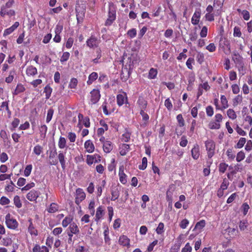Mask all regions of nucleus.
Returning a JSON list of instances; mask_svg holds the SVG:
<instances>
[{"label": "nucleus", "instance_id": "63", "mask_svg": "<svg viewBox=\"0 0 252 252\" xmlns=\"http://www.w3.org/2000/svg\"><path fill=\"white\" fill-rule=\"evenodd\" d=\"M53 242L54 238L52 236H49L46 239L45 244L49 248H51Z\"/></svg>", "mask_w": 252, "mask_h": 252}, {"label": "nucleus", "instance_id": "26", "mask_svg": "<svg viewBox=\"0 0 252 252\" xmlns=\"http://www.w3.org/2000/svg\"><path fill=\"white\" fill-rule=\"evenodd\" d=\"M26 72L28 76H33L37 74V70L35 67L30 65L27 68Z\"/></svg>", "mask_w": 252, "mask_h": 252}, {"label": "nucleus", "instance_id": "9", "mask_svg": "<svg viewBox=\"0 0 252 252\" xmlns=\"http://www.w3.org/2000/svg\"><path fill=\"white\" fill-rule=\"evenodd\" d=\"M0 137L2 139L3 145L6 148L11 147V143L9 136L5 130L1 129L0 131Z\"/></svg>", "mask_w": 252, "mask_h": 252}, {"label": "nucleus", "instance_id": "59", "mask_svg": "<svg viewBox=\"0 0 252 252\" xmlns=\"http://www.w3.org/2000/svg\"><path fill=\"white\" fill-rule=\"evenodd\" d=\"M137 34V31L135 28H132L128 30L127 32V35L130 38L135 37Z\"/></svg>", "mask_w": 252, "mask_h": 252}, {"label": "nucleus", "instance_id": "39", "mask_svg": "<svg viewBox=\"0 0 252 252\" xmlns=\"http://www.w3.org/2000/svg\"><path fill=\"white\" fill-rule=\"evenodd\" d=\"M158 74L157 69L154 68H151L148 73V78L151 79H155L156 78Z\"/></svg>", "mask_w": 252, "mask_h": 252}, {"label": "nucleus", "instance_id": "41", "mask_svg": "<svg viewBox=\"0 0 252 252\" xmlns=\"http://www.w3.org/2000/svg\"><path fill=\"white\" fill-rule=\"evenodd\" d=\"M106 185L105 180H102L101 182V186H98L97 187V192H96V196L97 197H100L101 195L102 192V188H104Z\"/></svg>", "mask_w": 252, "mask_h": 252}, {"label": "nucleus", "instance_id": "33", "mask_svg": "<svg viewBox=\"0 0 252 252\" xmlns=\"http://www.w3.org/2000/svg\"><path fill=\"white\" fill-rule=\"evenodd\" d=\"M220 102L222 105L221 107L220 108L221 110H223L228 107L229 105L228 103V100L226 98V97L224 95H221Z\"/></svg>", "mask_w": 252, "mask_h": 252}, {"label": "nucleus", "instance_id": "61", "mask_svg": "<svg viewBox=\"0 0 252 252\" xmlns=\"http://www.w3.org/2000/svg\"><path fill=\"white\" fill-rule=\"evenodd\" d=\"M54 114V110L52 108L49 109L47 111L46 122L49 123L51 120Z\"/></svg>", "mask_w": 252, "mask_h": 252}, {"label": "nucleus", "instance_id": "13", "mask_svg": "<svg viewBox=\"0 0 252 252\" xmlns=\"http://www.w3.org/2000/svg\"><path fill=\"white\" fill-rule=\"evenodd\" d=\"M76 12L78 23H82L85 17V9L82 8H76Z\"/></svg>", "mask_w": 252, "mask_h": 252}, {"label": "nucleus", "instance_id": "32", "mask_svg": "<svg viewBox=\"0 0 252 252\" xmlns=\"http://www.w3.org/2000/svg\"><path fill=\"white\" fill-rule=\"evenodd\" d=\"M25 88L23 85L21 83H19L17 85L14 92L13 93V95H16L18 94L24 92L25 91Z\"/></svg>", "mask_w": 252, "mask_h": 252}, {"label": "nucleus", "instance_id": "30", "mask_svg": "<svg viewBox=\"0 0 252 252\" xmlns=\"http://www.w3.org/2000/svg\"><path fill=\"white\" fill-rule=\"evenodd\" d=\"M48 127L45 125H41L39 127L40 137L41 139H44L46 136Z\"/></svg>", "mask_w": 252, "mask_h": 252}, {"label": "nucleus", "instance_id": "53", "mask_svg": "<svg viewBox=\"0 0 252 252\" xmlns=\"http://www.w3.org/2000/svg\"><path fill=\"white\" fill-rule=\"evenodd\" d=\"M78 84V80L75 78H72L70 81L68 87L70 89H75Z\"/></svg>", "mask_w": 252, "mask_h": 252}, {"label": "nucleus", "instance_id": "34", "mask_svg": "<svg viewBox=\"0 0 252 252\" xmlns=\"http://www.w3.org/2000/svg\"><path fill=\"white\" fill-rule=\"evenodd\" d=\"M131 132H129L127 129H125V132L122 134V140L125 142H128L130 139Z\"/></svg>", "mask_w": 252, "mask_h": 252}, {"label": "nucleus", "instance_id": "21", "mask_svg": "<svg viewBox=\"0 0 252 252\" xmlns=\"http://www.w3.org/2000/svg\"><path fill=\"white\" fill-rule=\"evenodd\" d=\"M84 148L87 152L92 153L94 151V146L91 140H88L84 143Z\"/></svg>", "mask_w": 252, "mask_h": 252}, {"label": "nucleus", "instance_id": "20", "mask_svg": "<svg viewBox=\"0 0 252 252\" xmlns=\"http://www.w3.org/2000/svg\"><path fill=\"white\" fill-rule=\"evenodd\" d=\"M32 252H49V248L46 246L36 244L32 248Z\"/></svg>", "mask_w": 252, "mask_h": 252}, {"label": "nucleus", "instance_id": "14", "mask_svg": "<svg viewBox=\"0 0 252 252\" xmlns=\"http://www.w3.org/2000/svg\"><path fill=\"white\" fill-rule=\"evenodd\" d=\"M29 225L28 227V231L32 236L36 237L38 235V231L33 224L32 219L28 220Z\"/></svg>", "mask_w": 252, "mask_h": 252}, {"label": "nucleus", "instance_id": "6", "mask_svg": "<svg viewBox=\"0 0 252 252\" xmlns=\"http://www.w3.org/2000/svg\"><path fill=\"white\" fill-rule=\"evenodd\" d=\"M78 124L77 126L81 129L82 127V125L86 127H89L91 125L90 118L88 117H84L83 115L79 113L78 115Z\"/></svg>", "mask_w": 252, "mask_h": 252}, {"label": "nucleus", "instance_id": "43", "mask_svg": "<svg viewBox=\"0 0 252 252\" xmlns=\"http://www.w3.org/2000/svg\"><path fill=\"white\" fill-rule=\"evenodd\" d=\"M242 57L236 52H234L232 54V60L235 63H241L242 61Z\"/></svg>", "mask_w": 252, "mask_h": 252}, {"label": "nucleus", "instance_id": "49", "mask_svg": "<svg viewBox=\"0 0 252 252\" xmlns=\"http://www.w3.org/2000/svg\"><path fill=\"white\" fill-rule=\"evenodd\" d=\"M246 142V138L244 137H241L240 138L236 145L235 146V148L237 149H241L244 146Z\"/></svg>", "mask_w": 252, "mask_h": 252}, {"label": "nucleus", "instance_id": "28", "mask_svg": "<svg viewBox=\"0 0 252 252\" xmlns=\"http://www.w3.org/2000/svg\"><path fill=\"white\" fill-rule=\"evenodd\" d=\"M111 200L115 201L120 196V190L118 187L113 188L111 190Z\"/></svg>", "mask_w": 252, "mask_h": 252}, {"label": "nucleus", "instance_id": "37", "mask_svg": "<svg viewBox=\"0 0 252 252\" xmlns=\"http://www.w3.org/2000/svg\"><path fill=\"white\" fill-rule=\"evenodd\" d=\"M43 151V148L40 145H35L33 150V153L36 156H39Z\"/></svg>", "mask_w": 252, "mask_h": 252}, {"label": "nucleus", "instance_id": "23", "mask_svg": "<svg viewBox=\"0 0 252 252\" xmlns=\"http://www.w3.org/2000/svg\"><path fill=\"white\" fill-rule=\"evenodd\" d=\"M19 23L18 22H15L14 24L12 26H11L9 28L5 29L4 31L3 35L4 36H6L11 34L19 27Z\"/></svg>", "mask_w": 252, "mask_h": 252}, {"label": "nucleus", "instance_id": "2", "mask_svg": "<svg viewBox=\"0 0 252 252\" xmlns=\"http://www.w3.org/2000/svg\"><path fill=\"white\" fill-rule=\"evenodd\" d=\"M205 144L207 152V156L208 158H211L215 155V143L213 140L209 139L205 141Z\"/></svg>", "mask_w": 252, "mask_h": 252}, {"label": "nucleus", "instance_id": "7", "mask_svg": "<svg viewBox=\"0 0 252 252\" xmlns=\"http://www.w3.org/2000/svg\"><path fill=\"white\" fill-rule=\"evenodd\" d=\"M100 97V91L97 89H93L90 92V104L92 105L96 104L99 101Z\"/></svg>", "mask_w": 252, "mask_h": 252}, {"label": "nucleus", "instance_id": "25", "mask_svg": "<svg viewBox=\"0 0 252 252\" xmlns=\"http://www.w3.org/2000/svg\"><path fill=\"white\" fill-rule=\"evenodd\" d=\"M67 230H68L72 233H74V235H78L80 232L79 228L75 222L71 223Z\"/></svg>", "mask_w": 252, "mask_h": 252}, {"label": "nucleus", "instance_id": "16", "mask_svg": "<svg viewBox=\"0 0 252 252\" xmlns=\"http://www.w3.org/2000/svg\"><path fill=\"white\" fill-rule=\"evenodd\" d=\"M191 154L192 158L194 159H198L200 156V148L198 144L196 143L193 145V148L191 150Z\"/></svg>", "mask_w": 252, "mask_h": 252}, {"label": "nucleus", "instance_id": "50", "mask_svg": "<svg viewBox=\"0 0 252 252\" xmlns=\"http://www.w3.org/2000/svg\"><path fill=\"white\" fill-rule=\"evenodd\" d=\"M176 119L179 126L180 127H183L185 125V123L182 115L181 114H178L176 117Z\"/></svg>", "mask_w": 252, "mask_h": 252}, {"label": "nucleus", "instance_id": "58", "mask_svg": "<svg viewBox=\"0 0 252 252\" xmlns=\"http://www.w3.org/2000/svg\"><path fill=\"white\" fill-rule=\"evenodd\" d=\"M228 164L225 162H221L219 164V170L220 172L224 173L228 167Z\"/></svg>", "mask_w": 252, "mask_h": 252}, {"label": "nucleus", "instance_id": "15", "mask_svg": "<svg viewBox=\"0 0 252 252\" xmlns=\"http://www.w3.org/2000/svg\"><path fill=\"white\" fill-rule=\"evenodd\" d=\"M124 166L121 165L119 167V176L120 182L125 185L127 183V176L124 172Z\"/></svg>", "mask_w": 252, "mask_h": 252}, {"label": "nucleus", "instance_id": "48", "mask_svg": "<svg viewBox=\"0 0 252 252\" xmlns=\"http://www.w3.org/2000/svg\"><path fill=\"white\" fill-rule=\"evenodd\" d=\"M66 141L64 137L61 136L58 142V146L60 149H63L66 147Z\"/></svg>", "mask_w": 252, "mask_h": 252}, {"label": "nucleus", "instance_id": "62", "mask_svg": "<svg viewBox=\"0 0 252 252\" xmlns=\"http://www.w3.org/2000/svg\"><path fill=\"white\" fill-rule=\"evenodd\" d=\"M164 105L169 111H170L173 107V105L169 98H167L164 101Z\"/></svg>", "mask_w": 252, "mask_h": 252}, {"label": "nucleus", "instance_id": "27", "mask_svg": "<svg viewBox=\"0 0 252 252\" xmlns=\"http://www.w3.org/2000/svg\"><path fill=\"white\" fill-rule=\"evenodd\" d=\"M130 146L128 144H123L120 148V154L121 156H125L129 151Z\"/></svg>", "mask_w": 252, "mask_h": 252}, {"label": "nucleus", "instance_id": "47", "mask_svg": "<svg viewBox=\"0 0 252 252\" xmlns=\"http://www.w3.org/2000/svg\"><path fill=\"white\" fill-rule=\"evenodd\" d=\"M227 115L229 119L235 120L237 118V115L235 111L232 109H229L227 111Z\"/></svg>", "mask_w": 252, "mask_h": 252}, {"label": "nucleus", "instance_id": "10", "mask_svg": "<svg viewBox=\"0 0 252 252\" xmlns=\"http://www.w3.org/2000/svg\"><path fill=\"white\" fill-rule=\"evenodd\" d=\"M117 103L119 106H122L125 103L127 104L128 99L126 92L122 91V93L118 94L116 96Z\"/></svg>", "mask_w": 252, "mask_h": 252}, {"label": "nucleus", "instance_id": "51", "mask_svg": "<svg viewBox=\"0 0 252 252\" xmlns=\"http://www.w3.org/2000/svg\"><path fill=\"white\" fill-rule=\"evenodd\" d=\"M13 201L14 205L17 208H20L22 207V204L21 201L20 197L18 195H16L14 196Z\"/></svg>", "mask_w": 252, "mask_h": 252}, {"label": "nucleus", "instance_id": "5", "mask_svg": "<svg viewBox=\"0 0 252 252\" xmlns=\"http://www.w3.org/2000/svg\"><path fill=\"white\" fill-rule=\"evenodd\" d=\"M86 193L81 188H77L75 193V203L79 206L81 202L86 198Z\"/></svg>", "mask_w": 252, "mask_h": 252}, {"label": "nucleus", "instance_id": "45", "mask_svg": "<svg viewBox=\"0 0 252 252\" xmlns=\"http://www.w3.org/2000/svg\"><path fill=\"white\" fill-rule=\"evenodd\" d=\"M243 100V97L242 95L238 94L237 96H236L233 99V106L235 107L238 105V104L241 102Z\"/></svg>", "mask_w": 252, "mask_h": 252}, {"label": "nucleus", "instance_id": "8", "mask_svg": "<svg viewBox=\"0 0 252 252\" xmlns=\"http://www.w3.org/2000/svg\"><path fill=\"white\" fill-rule=\"evenodd\" d=\"M116 19V11L114 9H112L109 8L108 14V18L105 22V26L108 27L113 23V22L115 21Z\"/></svg>", "mask_w": 252, "mask_h": 252}, {"label": "nucleus", "instance_id": "11", "mask_svg": "<svg viewBox=\"0 0 252 252\" xmlns=\"http://www.w3.org/2000/svg\"><path fill=\"white\" fill-rule=\"evenodd\" d=\"M40 194L38 190L32 189L27 194L26 197L30 201L36 202V199Z\"/></svg>", "mask_w": 252, "mask_h": 252}, {"label": "nucleus", "instance_id": "55", "mask_svg": "<svg viewBox=\"0 0 252 252\" xmlns=\"http://www.w3.org/2000/svg\"><path fill=\"white\" fill-rule=\"evenodd\" d=\"M196 61L198 63L201 64L204 61V55L202 53H197L196 57Z\"/></svg>", "mask_w": 252, "mask_h": 252}, {"label": "nucleus", "instance_id": "35", "mask_svg": "<svg viewBox=\"0 0 252 252\" xmlns=\"http://www.w3.org/2000/svg\"><path fill=\"white\" fill-rule=\"evenodd\" d=\"M57 153L56 150L54 151V152L52 154L51 153L49 155V159H50V164L53 165H56L58 163V161L57 159H54L56 155H57Z\"/></svg>", "mask_w": 252, "mask_h": 252}, {"label": "nucleus", "instance_id": "22", "mask_svg": "<svg viewBox=\"0 0 252 252\" xmlns=\"http://www.w3.org/2000/svg\"><path fill=\"white\" fill-rule=\"evenodd\" d=\"M105 212L102 206H99L97 209L95 216V221H98L103 216Z\"/></svg>", "mask_w": 252, "mask_h": 252}, {"label": "nucleus", "instance_id": "57", "mask_svg": "<svg viewBox=\"0 0 252 252\" xmlns=\"http://www.w3.org/2000/svg\"><path fill=\"white\" fill-rule=\"evenodd\" d=\"M192 63H194V58L192 57L189 58L186 62V65L189 69L192 70L193 69Z\"/></svg>", "mask_w": 252, "mask_h": 252}, {"label": "nucleus", "instance_id": "52", "mask_svg": "<svg viewBox=\"0 0 252 252\" xmlns=\"http://www.w3.org/2000/svg\"><path fill=\"white\" fill-rule=\"evenodd\" d=\"M248 222L246 220H241L239 223V227L241 231H244L247 228Z\"/></svg>", "mask_w": 252, "mask_h": 252}, {"label": "nucleus", "instance_id": "17", "mask_svg": "<svg viewBox=\"0 0 252 252\" xmlns=\"http://www.w3.org/2000/svg\"><path fill=\"white\" fill-rule=\"evenodd\" d=\"M119 244L127 248L130 247V239L126 235H121L119 239Z\"/></svg>", "mask_w": 252, "mask_h": 252}, {"label": "nucleus", "instance_id": "38", "mask_svg": "<svg viewBox=\"0 0 252 252\" xmlns=\"http://www.w3.org/2000/svg\"><path fill=\"white\" fill-rule=\"evenodd\" d=\"M73 219L71 216H67L62 221V225L63 227H66L68 226V224H70L71 221H72Z\"/></svg>", "mask_w": 252, "mask_h": 252}, {"label": "nucleus", "instance_id": "3", "mask_svg": "<svg viewBox=\"0 0 252 252\" xmlns=\"http://www.w3.org/2000/svg\"><path fill=\"white\" fill-rule=\"evenodd\" d=\"M100 42L101 40L99 38L92 34L87 40L86 45L89 48L94 49L99 46Z\"/></svg>", "mask_w": 252, "mask_h": 252}, {"label": "nucleus", "instance_id": "64", "mask_svg": "<svg viewBox=\"0 0 252 252\" xmlns=\"http://www.w3.org/2000/svg\"><path fill=\"white\" fill-rule=\"evenodd\" d=\"M70 57V53L68 52H63L62 57H61L60 61L61 63H63L67 61Z\"/></svg>", "mask_w": 252, "mask_h": 252}, {"label": "nucleus", "instance_id": "40", "mask_svg": "<svg viewBox=\"0 0 252 252\" xmlns=\"http://www.w3.org/2000/svg\"><path fill=\"white\" fill-rule=\"evenodd\" d=\"M52 89L49 85H46L44 89V93L45 94L46 99H49L51 96Z\"/></svg>", "mask_w": 252, "mask_h": 252}, {"label": "nucleus", "instance_id": "4", "mask_svg": "<svg viewBox=\"0 0 252 252\" xmlns=\"http://www.w3.org/2000/svg\"><path fill=\"white\" fill-rule=\"evenodd\" d=\"M5 223L8 228L14 230L17 229L19 225L16 220L14 219L9 213L5 216Z\"/></svg>", "mask_w": 252, "mask_h": 252}, {"label": "nucleus", "instance_id": "36", "mask_svg": "<svg viewBox=\"0 0 252 252\" xmlns=\"http://www.w3.org/2000/svg\"><path fill=\"white\" fill-rule=\"evenodd\" d=\"M59 208V206L57 203H52L48 209V212L50 213H54L58 211Z\"/></svg>", "mask_w": 252, "mask_h": 252}, {"label": "nucleus", "instance_id": "31", "mask_svg": "<svg viewBox=\"0 0 252 252\" xmlns=\"http://www.w3.org/2000/svg\"><path fill=\"white\" fill-rule=\"evenodd\" d=\"M162 12V8L160 5H158L157 7L154 8L152 12L151 16L153 17H158Z\"/></svg>", "mask_w": 252, "mask_h": 252}, {"label": "nucleus", "instance_id": "29", "mask_svg": "<svg viewBox=\"0 0 252 252\" xmlns=\"http://www.w3.org/2000/svg\"><path fill=\"white\" fill-rule=\"evenodd\" d=\"M98 78V74L95 72H93L91 73L87 81V83L88 85H90L93 84V83Z\"/></svg>", "mask_w": 252, "mask_h": 252}, {"label": "nucleus", "instance_id": "54", "mask_svg": "<svg viewBox=\"0 0 252 252\" xmlns=\"http://www.w3.org/2000/svg\"><path fill=\"white\" fill-rule=\"evenodd\" d=\"M205 224H206L205 220H202L196 223V224L195 225L194 229H199V230L202 229L203 228H204L205 227Z\"/></svg>", "mask_w": 252, "mask_h": 252}, {"label": "nucleus", "instance_id": "12", "mask_svg": "<svg viewBox=\"0 0 252 252\" xmlns=\"http://www.w3.org/2000/svg\"><path fill=\"white\" fill-rule=\"evenodd\" d=\"M137 104L140 111H145L147 109L148 102L143 96H139L137 101Z\"/></svg>", "mask_w": 252, "mask_h": 252}, {"label": "nucleus", "instance_id": "18", "mask_svg": "<svg viewBox=\"0 0 252 252\" xmlns=\"http://www.w3.org/2000/svg\"><path fill=\"white\" fill-rule=\"evenodd\" d=\"M201 14V10L200 9L195 10L191 18V22L192 24L196 25L199 23Z\"/></svg>", "mask_w": 252, "mask_h": 252}, {"label": "nucleus", "instance_id": "24", "mask_svg": "<svg viewBox=\"0 0 252 252\" xmlns=\"http://www.w3.org/2000/svg\"><path fill=\"white\" fill-rule=\"evenodd\" d=\"M113 148V144L110 141H107L103 144V151L106 153H109Z\"/></svg>", "mask_w": 252, "mask_h": 252}, {"label": "nucleus", "instance_id": "56", "mask_svg": "<svg viewBox=\"0 0 252 252\" xmlns=\"http://www.w3.org/2000/svg\"><path fill=\"white\" fill-rule=\"evenodd\" d=\"M209 127L212 129H218L220 127V125L215 121L211 122L209 124Z\"/></svg>", "mask_w": 252, "mask_h": 252}, {"label": "nucleus", "instance_id": "1", "mask_svg": "<svg viewBox=\"0 0 252 252\" xmlns=\"http://www.w3.org/2000/svg\"><path fill=\"white\" fill-rule=\"evenodd\" d=\"M14 3V0H8V1L1 7L0 15L1 17H4L5 15L9 16H14L15 14L14 10L10 9V8Z\"/></svg>", "mask_w": 252, "mask_h": 252}, {"label": "nucleus", "instance_id": "60", "mask_svg": "<svg viewBox=\"0 0 252 252\" xmlns=\"http://www.w3.org/2000/svg\"><path fill=\"white\" fill-rule=\"evenodd\" d=\"M32 169V164H29L26 166L24 170V175L26 177H28L31 173Z\"/></svg>", "mask_w": 252, "mask_h": 252}, {"label": "nucleus", "instance_id": "44", "mask_svg": "<svg viewBox=\"0 0 252 252\" xmlns=\"http://www.w3.org/2000/svg\"><path fill=\"white\" fill-rule=\"evenodd\" d=\"M140 114L142 117V121L144 122V125H147L149 120V116L143 110L140 111Z\"/></svg>", "mask_w": 252, "mask_h": 252}, {"label": "nucleus", "instance_id": "46", "mask_svg": "<svg viewBox=\"0 0 252 252\" xmlns=\"http://www.w3.org/2000/svg\"><path fill=\"white\" fill-rule=\"evenodd\" d=\"M95 201L93 200H91L89 204L88 209L90 211V213L92 216H94L95 213Z\"/></svg>", "mask_w": 252, "mask_h": 252}, {"label": "nucleus", "instance_id": "42", "mask_svg": "<svg viewBox=\"0 0 252 252\" xmlns=\"http://www.w3.org/2000/svg\"><path fill=\"white\" fill-rule=\"evenodd\" d=\"M173 187V185L170 186L169 189L166 191V199L167 201H172V195L174 189H171Z\"/></svg>", "mask_w": 252, "mask_h": 252}, {"label": "nucleus", "instance_id": "19", "mask_svg": "<svg viewBox=\"0 0 252 252\" xmlns=\"http://www.w3.org/2000/svg\"><path fill=\"white\" fill-rule=\"evenodd\" d=\"M65 154L66 152L63 151H59L58 155V158L59 160L60 163H61L62 168L63 169H64L65 168Z\"/></svg>", "mask_w": 252, "mask_h": 252}]
</instances>
